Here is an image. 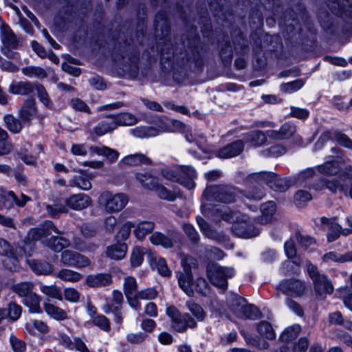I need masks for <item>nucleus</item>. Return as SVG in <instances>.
I'll use <instances>...</instances> for the list:
<instances>
[{"mask_svg": "<svg viewBox=\"0 0 352 352\" xmlns=\"http://www.w3.org/2000/svg\"><path fill=\"white\" fill-rule=\"evenodd\" d=\"M155 28L157 37L159 38L157 48L162 58L167 60L173 59L178 65L185 66L190 63H194L196 67H201L203 58L199 47V39L197 30L192 28L188 34H185L182 38V45L184 52H177L173 48L172 42L166 36L169 33V24L166 19L164 12L157 14L155 18Z\"/></svg>", "mask_w": 352, "mask_h": 352, "instance_id": "1", "label": "nucleus"}, {"mask_svg": "<svg viewBox=\"0 0 352 352\" xmlns=\"http://www.w3.org/2000/svg\"><path fill=\"white\" fill-rule=\"evenodd\" d=\"M160 173L164 179L179 183L189 190L195 187L194 180L197 177V173L192 166H180L179 167L164 168L160 170Z\"/></svg>", "mask_w": 352, "mask_h": 352, "instance_id": "2", "label": "nucleus"}, {"mask_svg": "<svg viewBox=\"0 0 352 352\" xmlns=\"http://www.w3.org/2000/svg\"><path fill=\"white\" fill-rule=\"evenodd\" d=\"M128 196L123 192L112 194L109 191H105L100 194L98 203L102 206L105 212L109 214L120 212L129 203Z\"/></svg>", "mask_w": 352, "mask_h": 352, "instance_id": "3", "label": "nucleus"}, {"mask_svg": "<svg viewBox=\"0 0 352 352\" xmlns=\"http://www.w3.org/2000/svg\"><path fill=\"white\" fill-rule=\"evenodd\" d=\"M207 274L213 285L226 289L228 287L227 279L235 274V270L232 267H223L217 263H211L207 266Z\"/></svg>", "mask_w": 352, "mask_h": 352, "instance_id": "4", "label": "nucleus"}, {"mask_svg": "<svg viewBox=\"0 0 352 352\" xmlns=\"http://www.w3.org/2000/svg\"><path fill=\"white\" fill-rule=\"evenodd\" d=\"M250 182L261 181L276 192H285L292 185V181L281 178L272 172H259L250 175Z\"/></svg>", "mask_w": 352, "mask_h": 352, "instance_id": "5", "label": "nucleus"}, {"mask_svg": "<svg viewBox=\"0 0 352 352\" xmlns=\"http://www.w3.org/2000/svg\"><path fill=\"white\" fill-rule=\"evenodd\" d=\"M308 274L314 282V290L320 299H324L327 295L333 292L331 281L324 274L319 273L317 267L309 263L307 265Z\"/></svg>", "mask_w": 352, "mask_h": 352, "instance_id": "6", "label": "nucleus"}, {"mask_svg": "<svg viewBox=\"0 0 352 352\" xmlns=\"http://www.w3.org/2000/svg\"><path fill=\"white\" fill-rule=\"evenodd\" d=\"M238 190L230 186H211L206 188L204 192V199L206 201L212 199L231 203L234 201Z\"/></svg>", "mask_w": 352, "mask_h": 352, "instance_id": "7", "label": "nucleus"}, {"mask_svg": "<svg viewBox=\"0 0 352 352\" xmlns=\"http://www.w3.org/2000/svg\"><path fill=\"white\" fill-rule=\"evenodd\" d=\"M168 316L171 318V327L177 332H184L188 328H195L197 322L188 314H181L174 306H170L166 309Z\"/></svg>", "mask_w": 352, "mask_h": 352, "instance_id": "8", "label": "nucleus"}, {"mask_svg": "<svg viewBox=\"0 0 352 352\" xmlns=\"http://www.w3.org/2000/svg\"><path fill=\"white\" fill-rule=\"evenodd\" d=\"M52 230L55 233H61L58 231L52 221H45L38 227L31 228L28 231L24 242L25 244L31 245L33 242L38 241L41 238L49 235ZM30 248H32V246H30Z\"/></svg>", "mask_w": 352, "mask_h": 352, "instance_id": "9", "label": "nucleus"}, {"mask_svg": "<svg viewBox=\"0 0 352 352\" xmlns=\"http://www.w3.org/2000/svg\"><path fill=\"white\" fill-rule=\"evenodd\" d=\"M31 198L24 194L18 197L12 191H6L0 188V208L10 209L14 206L23 207Z\"/></svg>", "mask_w": 352, "mask_h": 352, "instance_id": "10", "label": "nucleus"}, {"mask_svg": "<svg viewBox=\"0 0 352 352\" xmlns=\"http://www.w3.org/2000/svg\"><path fill=\"white\" fill-rule=\"evenodd\" d=\"M118 65L121 67L123 72L130 76H135L138 73V55L136 52H131L120 57H114Z\"/></svg>", "mask_w": 352, "mask_h": 352, "instance_id": "11", "label": "nucleus"}, {"mask_svg": "<svg viewBox=\"0 0 352 352\" xmlns=\"http://www.w3.org/2000/svg\"><path fill=\"white\" fill-rule=\"evenodd\" d=\"M60 261L64 265L76 268L86 267L91 264L90 260L86 256L69 250L62 252Z\"/></svg>", "mask_w": 352, "mask_h": 352, "instance_id": "12", "label": "nucleus"}, {"mask_svg": "<svg viewBox=\"0 0 352 352\" xmlns=\"http://www.w3.org/2000/svg\"><path fill=\"white\" fill-rule=\"evenodd\" d=\"M241 221L232 226V231L236 236L242 238H250L258 235L259 230L249 223V219L245 214L241 215Z\"/></svg>", "mask_w": 352, "mask_h": 352, "instance_id": "13", "label": "nucleus"}, {"mask_svg": "<svg viewBox=\"0 0 352 352\" xmlns=\"http://www.w3.org/2000/svg\"><path fill=\"white\" fill-rule=\"evenodd\" d=\"M124 301L122 293L118 290H113L112 292V302L107 305V309L104 312H109L113 314V320L117 324H121L123 321L122 314V304Z\"/></svg>", "mask_w": 352, "mask_h": 352, "instance_id": "14", "label": "nucleus"}, {"mask_svg": "<svg viewBox=\"0 0 352 352\" xmlns=\"http://www.w3.org/2000/svg\"><path fill=\"white\" fill-rule=\"evenodd\" d=\"M278 287L286 295L298 297L303 294L305 285L298 279H287L282 281Z\"/></svg>", "mask_w": 352, "mask_h": 352, "instance_id": "15", "label": "nucleus"}, {"mask_svg": "<svg viewBox=\"0 0 352 352\" xmlns=\"http://www.w3.org/2000/svg\"><path fill=\"white\" fill-rule=\"evenodd\" d=\"M285 252L287 256L292 259V261H286L282 265V270L285 274H289V268L292 267V264H295L297 267L301 265V259L299 256H296V249L294 242L292 240L287 241L285 243Z\"/></svg>", "mask_w": 352, "mask_h": 352, "instance_id": "16", "label": "nucleus"}, {"mask_svg": "<svg viewBox=\"0 0 352 352\" xmlns=\"http://www.w3.org/2000/svg\"><path fill=\"white\" fill-rule=\"evenodd\" d=\"M149 240L155 245H162L165 248H170L177 243L179 235L175 232L170 233L168 236L159 232H155L151 235Z\"/></svg>", "mask_w": 352, "mask_h": 352, "instance_id": "17", "label": "nucleus"}, {"mask_svg": "<svg viewBox=\"0 0 352 352\" xmlns=\"http://www.w3.org/2000/svg\"><path fill=\"white\" fill-rule=\"evenodd\" d=\"M296 132V126L293 124L285 122L278 130H269L267 131L270 139L274 140H285L292 138Z\"/></svg>", "mask_w": 352, "mask_h": 352, "instance_id": "18", "label": "nucleus"}, {"mask_svg": "<svg viewBox=\"0 0 352 352\" xmlns=\"http://www.w3.org/2000/svg\"><path fill=\"white\" fill-rule=\"evenodd\" d=\"M92 203L91 197L85 194H74L65 200V204L69 208L80 210L89 206Z\"/></svg>", "mask_w": 352, "mask_h": 352, "instance_id": "19", "label": "nucleus"}, {"mask_svg": "<svg viewBox=\"0 0 352 352\" xmlns=\"http://www.w3.org/2000/svg\"><path fill=\"white\" fill-rule=\"evenodd\" d=\"M196 221L206 237L217 242H223L227 239L226 235L212 229L201 217H197Z\"/></svg>", "mask_w": 352, "mask_h": 352, "instance_id": "20", "label": "nucleus"}, {"mask_svg": "<svg viewBox=\"0 0 352 352\" xmlns=\"http://www.w3.org/2000/svg\"><path fill=\"white\" fill-rule=\"evenodd\" d=\"M112 276L109 273H98L86 277L85 283L90 287H102L111 284Z\"/></svg>", "mask_w": 352, "mask_h": 352, "instance_id": "21", "label": "nucleus"}, {"mask_svg": "<svg viewBox=\"0 0 352 352\" xmlns=\"http://www.w3.org/2000/svg\"><path fill=\"white\" fill-rule=\"evenodd\" d=\"M184 270V272H177L179 286L188 296L191 297L194 295L192 275L190 270Z\"/></svg>", "mask_w": 352, "mask_h": 352, "instance_id": "22", "label": "nucleus"}, {"mask_svg": "<svg viewBox=\"0 0 352 352\" xmlns=\"http://www.w3.org/2000/svg\"><path fill=\"white\" fill-rule=\"evenodd\" d=\"M248 182L249 187L245 190L244 196L250 200L259 201L262 199L265 195V190L261 186L264 183L261 181L250 182V176Z\"/></svg>", "mask_w": 352, "mask_h": 352, "instance_id": "23", "label": "nucleus"}, {"mask_svg": "<svg viewBox=\"0 0 352 352\" xmlns=\"http://www.w3.org/2000/svg\"><path fill=\"white\" fill-rule=\"evenodd\" d=\"M244 144L242 140H236L226 145L218 151L221 158H230L239 155L243 150Z\"/></svg>", "mask_w": 352, "mask_h": 352, "instance_id": "24", "label": "nucleus"}, {"mask_svg": "<svg viewBox=\"0 0 352 352\" xmlns=\"http://www.w3.org/2000/svg\"><path fill=\"white\" fill-rule=\"evenodd\" d=\"M37 113L36 101L34 98H30L25 100L19 111V117L23 122H30Z\"/></svg>", "mask_w": 352, "mask_h": 352, "instance_id": "25", "label": "nucleus"}, {"mask_svg": "<svg viewBox=\"0 0 352 352\" xmlns=\"http://www.w3.org/2000/svg\"><path fill=\"white\" fill-rule=\"evenodd\" d=\"M36 82L20 81L10 85L8 91L12 94L28 95L34 92Z\"/></svg>", "mask_w": 352, "mask_h": 352, "instance_id": "26", "label": "nucleus"}, {"mask_svg": "<svg viewBox=\"0 0 352 352\" xmlns=\"http://www.w3.org/2000/svg\"><path fill=\"white\" fill-rule=\"evenodd\" d=\"M116 129L111 114L107 116L106 119L98 122L93 129L94 133L98 137L113 132Z\"/></svg>", "mask_w": 352, "mask_h": 352, "instance_id": "27", "label": "nucleus"}, {"mask_svg": "<svg viewBox=\"0 0 352 352\" xmlns=\"http://www.w3.org/2000/svg\"><path fill=\"white\" fill-rule=\"evenodd\" d=\"M237 214L232 211L230 208L225 206L217 207L214 209L213 220L219 222L223 220L227 222H233L235 219H238Z\"/></svg>", "mask_w": 352, "mask_h": 352, "instance_id": "28", "label": "nucleus"}, {"mask_svg": "<svg viewBox=\"0 0 352 352\" xmlns=\"http://www.w3.org/2000/svg\"><path fill=\"white\" fill-rule=\"evenodd\" d=\"M341 164L338 160L329 158L324 164L318 166L317 170L322 175H335L340 172Z\"/></svg>", "mask_w": 352, "mask_h": 352, "instance_id": "29", "label": "nucleus"}, {"mask_svg": "<svg viewBox=\"0 0 352 352\" xmlns=\"http://www.w3.org/2000/svg\"><path fill=\"white\" fill-rule=\"evenodd\" d=\"M80 174L75 175L69 181V185L71 187H76L83 190H89L91 188L90 177L82 171H78Z\"/></svg>", "mask_w": 352, "mask_h": 352, "instance_id": "30", "label": "nucleus"}, {"mask_svg": "<svg viewBox=\"0 0 352 352\" xmlns=\"http://www.w3.org/2000/svg\"><path fill=\"white\" fill-rule=\"evenodd\" d=\"M267 137V133L256 130L245 134V140L246 142L250 143L253 146L258 147L266 143Z\"/></svg>", "mask_w": 352, "mask_h": 352, "instance_id": "31", "label": "nucleus"}, {"mask_svg": "<svg viewBox=\"0 0 352 352\" xmlns=\"http://www.w3.org/2000/svg\"><path fill=\"white\" fill-rule=\"evenodd\" d=\"M261 210L262 214L257 219V221L261 224L269 223L276 211V205L274 201L264 203L261 206Z\"/></svg>", "mask_w": 352, "mask_h": 352, "instance_id": "32", "label": "nucleus"}, {"mask_svg": "<svg viewBox=\"0 0 352 352\" xmlns=\"http://www.w3.org/2000/svg\"><path fill=\"white\" fill-rule=\"evenodd\" d=\"M90 151L98 155L104 156L111 163L116 162L119 157V153L116 150L106 146H91Z\"/></svg>", "mask_w": 352, "mask_h": 352, "instance_id": "33", "label": "nucleus"}, {"mask_svg": "<svg viewBox=\"0 0 352 352\" xmlns=\"http://www.w3.org/2000/svg\"><path fill=\"white\" fill-rule=\"evenodd\" d=\"M43 244L54 252H59L63 249L70 245L69 241L63 236H52L50 239L45 241Z\"/></svg>", "mask_w": 352, "mask_h": 352, "instance_id": "34", "label": "nucleus"}, {"mask_svg": "<svg viewBox=\"0 0 352 352\" xmlns=\"http://www.w3.org/2000/svg\"><path fill=\"white\" fill-rule=\"evenodd\" d=\"M127 252V245L126 243H117L109 246L107 249V256L111 259L120 260L122 259Z\"/></svg>", "mask_w": 352, "mask_h": 352, "instance_id": "35", "label": "nucleus"}, {"mask_svg": "<svg viewBox=\"0 0 352 352\" xmlns=\"http://www.w3.org/2000/svg\"><path fill=\"white\" fill-rule=\"evenodd\" d=\"M1 40L4 47L16 49L19 45L16 36L8 25H3L1 28Z\"/></svg>", "mask_w": 352, "mask_h": 352, "instance_id": "36", "label": "nucleus"}, {"mask_svg": "<svg viewBox=\"0 0 352 352\" xmlns=\"http://www.w3.org/2000/svg\"><path fill=\"white\" fill-rule=\"evenodd\" d=\"M43 307L47 314L56 320H64L67 318V312L59 307L50 302H45Z\"/></svg>", "mask_w": 352, "mask_h": 352, "instance_id": "37", "label": "nucleus"}, {"mask_svg": "<svg viewBox=\"0 0 352 352\" xmlns=\"http://www.w3.org/2000/svg\"><path fill=\"white\" fill-rule=\"evenodd\" d=\"M34 284L31 282H21L14 284L11 290L19 297L26 298L33 292Z\"/></svg>", "mask_w": 352, "mask_h": 352, "instance_id": "38", "label": "nucleus"}, {"mask_svg": "<svg viewBox=\"0 0 352 352\" xmlns=\"http://www.w3.org/2000/svg\"><path fill=\"white\" fill-rule=\"evenodd\" d=\"M123 164L131 166H138L140 164H151V160L145 155L142 153H135L129 155L121 161Z\"/></svg>", "mask_w": 352, "mask_h": 352, "instance_id": "39", "label": "nucleus"}, {"mask_svg": "<svg viewBox=\"0 0 352 352\" xmlns=\"http://www.w3.org/2000/svg\"><path fill=\"white\" fill-rule=\"evenodd\" d=\"M136 179L142 184V186L151 190H154L155 188L158 185V179L150 175L149 173H137L135 175Z\"/></svg>", "mask_w": 352, "mask_h": 352, "instance_id": "40", "label": "nucleus"}, {"mask_svg": "<svg viewBox=\"0 0 352 352\" xmlns=\"http://www.w3.org/2000/svg\"><path fill=\"white\" fill-rule=\"evenodd\" d=\"M155 228V224L152 221H142L136 226L134 234L138 239L142 241L145 236L151 233Z\"/></svg>", "mask_w": 352, "mask_h": 352, "instance_id": "41", "label": "nucleus"}, {"mask_svg": "<svg viewBox=\"0 0 352 352\" xmlns=\"http://www.w3.org/2000/svg\"><path fill=\"white\" fill-rule=\"evenodd\" d=\"M116 128L118 126H131L137 123V118L129 113H122L120 114H111Z\"/></svg>", "mask_w": 352, "mask_h": 352, "instance_id": "42", "label": "nucleus"}, {"mask_svg": "<svg viewBox=\"0 0 352 352\" xmlns=\"http://www.w3.org/2000/svg\"><path fill=\"white\" fill-rule=\"evenodd\" d=\"M41 298L36 293L32 292L23 300V303L29 308V311L33 314H40L42 309L40 307Z\"/></svg>", "mask_w": 352, "mask_h": 352, "instance_id": "43", "label": "nucleus"}, {"mask_svg": "<svg viewBox=\"0 0 352 352\" xmlns=\"http://www.w3.org/2000/svg\"><path fill=\"white\" fill-rule=\"evenodd\" d=\"M55 276L63 281L72 283L78 282L82 278V275L81 274L69 269H62L59 270L55 274Z\"/></svg>", "mask_w": 352, "mask_h": 352, "instance_id": "44", "label": "nucleus"}, {"mask_svg": "<svg viewBox=\"0 0 352 352\" xmlns=\"http://www.w3.org/2000/svg\"><path fill=\"white\" fill-rule=\"evenodd\" d=\"M31 269L38 274H49L52 271V265L46 261L36 260L28 261Z\"/></svg>", "mask_w": 352, "mask_h": 352, "instance_id": "45", "label": "nucleus"}, {"mask_svg": "<svg viewBox=\"0 0 352 352\" xmlns=\"http://www.w3.org/2000/svg\"><path fill=\"white\" fill-rule=\"evenodd\" d=\"M3 121L7 129L13 133H19L23 128L21 122L11 114L5 115Z\"/></svg>", "mask_w": 352, "mask_h": 352, "instance_id": "46", "label": "nucleus"}, {"mask_svg": "<svg viewBox=\"0 0 352 352\" xmlns=\"http://www.w3.org/2000/svg\"><path fill=\"white\" fill-rule=\"evenodd\" d=\"M257 331L259 334L269 340L276 338L274 330L270 322L263 320L257 324Z\"/></svg>", "mask_w": 352, "mask_h": 352, "instance_id": "47", "label": "nucleus"}, {"mask_svg": "<svg viewBox=\"0 0 352 352\" xmlns=\"http://www.w3.org/2000/svg\"><path fill=\"white\" fill-rule=\"evenodd\" d=\"M323 259L325 261H331L339 263L352 261V251H349L344 254H338L335 252H330L326 253L323 256Z\"/></svg>", "mask_w": 352, "mask_h": 352, "instance_id": "48", "label": "nucleus"}, {"mask_svg": "<svg viewBox=\"0 0 352 352\" xmlns=\"http://www.w3.org/2000/svg\"><path fill=\"white\" fill-rule=\"evenodd\" d=\"M131 131L135 137L140 138L153 137L158 134V131L151 126H138Z\"/></svg>", "mask_w": 352, "mask_h": 352, "instance_id": "49", "label": "nucleus"}, {"mask_svg": "<svg viewBox=\"0 0 352 352\" xmlns=\"http://www.w3.org/2000/svg\"><path fill=\"white\" fill-rule=\"evenodd\" d=\"M301 331V327L295 324L287 327L280 336V339L285 342H289L297 338Z\"/></svg>", "mask_w": 352, "mask_h": 352, "instance_id": "50", "label": "nucleus"}, {"mask_svg": "<svg viewBox=\"0 0 352 352\" xmlns=\"http://www.w3.org/2000/svg\"><path fill=\"white\" fill-rule=\"evenodd\" d=\"M22 73L29 78H44L47 77V72L44 69L36 66H27L21 69Z\"/></svg>", "mask_w": 352, "mask_h": 352, "instance_id": "51", "label": "nucleus"}, {"mask_svg": "<svg viewBox=\"0 0 352 352\" xmlns=\"http://www.w3.org/2000/svg\"><path fill=\"white\" fill-rule=\"evenodd\" d=\"M186 307L198 321H203L205 319L206 313L199 304L192 300H189L186 302Z\"/></svg>", "mask_w": 352, "mask_h": 352, "instance_id": "52", "label": "nucleus"}, {"mask_svg": "<svg viewBox=\"0 0 352 352\" xmlns=\"http://www.w3.org/2000/svg\"><path fill=\"white\" fill-rule=\"evenodd\" d=\"M40 290L45 295H46L50 298H55V299L60 300H61L63 299L61 290L56 285H41Z\"/></svg>", "mask_w": 352, "mask_h": 352, "instance_id": "53", "label": "nucleus"}, {"mask_svg": "<svg viewBox=\"0 0 352 352\" xmlns=\"http://www.w3.org/2000/svg\"><path fill=\"white\" fill-rule=\"evenodd\" d=\"M246 304L247 301L245 299L238 296H234L230 302V307L232 312L237 317H239Z\"/></svg>", "mask_w": 352, "mask_h": 352, "instance_id": "54", "label": "nucleus"}, {"mask_svg": "<svg viewBox=\"0 0 352 352\" xmlns=\"http://www.w3.org/2000/svg\"><path fill=\"white\" fill-rule=\"evenodd\" d=\"M157 196L162 199L168 201H173L176 199V193L174 191H171L166 188L160 183L155 188L154 190Z\"/></svg>", "mask_w": 352, "mask_h": 352, "instance_id": "55", "label": "nucleus"}, {"mask_svg": "<svg viewBox=\"0 0 352 352\" xmlns=\"http://www.w3.org/2000/svg\"><path fill=\"white\" fill-rule=\"evenodd\" d=\"M155 267L160 275L164 277H169L171 275V270L168 267L166 260L160 256H155L153 259Z\"/></svg>", "mask_w": 352, "mask_h": 352, "instance_id": "56", "label": "nucleus"}, {"mask_svg": "<svg viewBox=\"0 0 352 352\" xmlns=\"http://www.w3.org/2000/svg\"><path fill=\"white\" fill-rule=\"evenodd\" d=\"M133 223L131 221H126L120 228L116 235V239L118 242L126 241L130 236L131 228Z\"/></svg>", "mask_w": 352, "mask_h": 352, "instance_id": "57", "label": "nucleus"}, {"mask_svg": "<svg viewBox=\"0 0 352 352\" xmlns=\"http://www.w3.org/2000/svg\"><path fill=\"white\" fill-rule=\"evenodd\" d=\"M220 56L224 62H230L232 57V48L230 44L226 41L219 43Z\"/></svg>", "mask_w": 352, "mask_h": 352, "instance_id": "58", "label": "nucleus"}, {"mask_svg": "<svg viewBox=\"0 0 352 352\" xmlns=\"http://www.w3.org/2000/svg\"><path fill=\"white\" fill-rule=\"evenodd\" d=\"M124 292L125 296L137 294L138 283L135 278L133 276H127L124 280Z\"/></svg>", "mask_w": 352, "mask_h": 352, "instance_id": "59", "label": "nucleus"}, {"mask_svg": "<svg viewBox=\"0 0 352 352\" xmlns=\"http://www.w3.org/2000/svg\"><path fill=\"white\" fill-rule=\"evenodd\" d=\"M144 248H143L136 246L133 249L131 256V263L132 266L138 267L142 264L144 260Z\"/></svg>", "mask_w": 352, "mask_h": 352, "instance_id": "60", "label": "nucleus"}, {"mask_svg": "<svg viewBox=\"0 0 352 352\" xmlns=\"http://www.w3.org/2000/svg\"><path fill=\"white\" fill-rule=\"evenodd\" d=\"M258 309L252 305L247 303L239 318L255 320L258 317Z\"/></svg>", "mask_w": 352, "mask_h": 352, "instance_id": "61", "label": "nucleus"}, {"mask_svg": "<svg viewBox=\"0 0 352 352\" xmlns=\"http://www.w3.org/2000/svg\"><path fill=\"white\" fill-rule=\"evenodd\" d=\"M45 209L47 213L52 217H58L61 213H67L68 210L63 204H54L53 205H46Z\"/></svg>", "mask_w": 352, "mask_h": 352, "instance_id": "62", "label": "nucleus"}, {"mask_svg": "<svg viewBox=\"0 0 352 352\" xmlns=\"http://www.w3.org/2000/svg\"><path fill=\"white\" fill-rule=\"evenodd\" d=\"M303 85V80L298 79L287 83L282 84L280 86V89L284 92L292 93L300 89Z\"/></svg>", "mask_w": 352, "mask_h": 352, "instance_id": "63", "label": "nucleus"}, {"mask_svg": "<svg viewBox=\"0 0 352 352\" xmlns=\"http://www.w3.org/2000/svg\"><path fill=\"white\" fill-rule=\"evenodd\" d=\"M92 322L94 325L98 327L104 331L110 330V322L109 319L104 315H98L93 318Z\"/></svg>", "mask_w": 352, "mask_h": 352, "instance_id": "64", "label": "nucleus"}]
</instances>
